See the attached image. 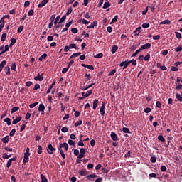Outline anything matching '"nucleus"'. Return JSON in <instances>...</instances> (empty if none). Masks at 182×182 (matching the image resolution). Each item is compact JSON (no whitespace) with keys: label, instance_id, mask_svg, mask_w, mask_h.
Listing matches in <instances>:
<instances>
[{"label":"nucleus","instance_id":"nucleus-27","mask_svg":"<svg viewBox=\"0 0 182 182\" xmlns=\"http://www.w3.org/2000/svg\"><path fill=\"white\" fill-rule=\"evenodd\" d=\"M69 48L70 49H79V48H77V46H76V44L75 43L70 44Z\"/></svg>","mask_w":182,"mask_h":182},{"label":"nucleus","instance_id":"nucleus-31","mask_svg":"<svg viewBox=\"0 0 182 182\" xmlns=\"http://www.w3.org/2000/svg\"><path fill=\"white\" fill-rule=\"evenodd\" d=\"M140 52H141V50H140V48L139 50H137L135 53H134L132 55V58H134V56H137V55H139V53H140Z\"/></svg>","mask_w":182,"mask_h":182},{"label":"nucleus","instance_id":"nucleus-14","mask_svg":"<svg viewBox=\"0 0 182 182\" xmlns=\"http://www.w3.org/2000/svg\"><path fill=\"white\" fill-rule=\"evenodd\" d=\"M98 178V175H96V173H92V175H88L87 176H86V178H87L90 181H91L92 178Z\"/></svg>","mask_w":182,"mask_h":182},{"label":"nucleus","instance_id":"nucleus-20","mask_svg":"<svg viewBox=\"0 0 182 182\" xmlns=\"http://www.w3.org/2000/svg\"><path fill=\"white\" fill-rule=\"evenodd\" d=\"M112 5V4H110V2L107 1V2H105L104 4V6H103V9H106L107 8H110V6Z\"/></svg>","mask_w":182,"mask_h":182},{"label":"nucleus","instance_id":"nucleus-32","mask_svg":"<svg viewBox=\"0 0 182 182\" xmlns=\"http://www.w3.org/2000/svg\"><path fill=\"white\" fill-rule=\"evenodd\" d=\"M18 110H19V107H14L11 109V114L12 113H15V112H18Z\"/></svg>","mask_w":182,"mask_h":182},{"label":"nucleus","instance_id":"nucleus-37","mask_svg":"<svg viewBox=\"0 0 182 182\" xmlns=\"http://www.w3.org/2000/svg\"><path fill=\"white\" fill-rule=\"evenodd\" d=\"M12 156V154L8 155L7 154H4L2 157L5 159H9Z\"/></svg>","mask_w":182,"mask_h":182},{"label":"nucleus","instance_id":"nucleus-12","mask_svg":"<svg viewBox=\"0 0 182 182\" xmlns=\"http://www.w3.org/2000/svg\"><path fill=\"white\" fill-rule=\"evenodd\" d=\"M81 66H82V68H87V69H90V70H95V67H93V65L82 63Z\"/></svg>","mask_w":182,"mask_h":182},{"label":"nucleus","instance_id":"nucleus-33","mask_svg":"<svg viewBox=\"0 0 182 182\" xmlns=\"http://www.w3.org/2000/svg\"><path fill=\"white\" fill-rule=\"evenodd\" d=\"M9 141H10L9 137H4L1 139V141H3L4 143H8Z\"/></svg>","mask_w":182,"mask_h":182},{"label":"nucleus","instance_id":"nucleus-54","mask_svg":"<svg viewBox=\"0 0 182 182\" xmlns=\"http://www.w3.org/2000/svg\"><path fill=\"white\" fill-rule=\"evenodd\" d=\"M33 14H34L33 9H31V10H29V11L28 13V16H33Z\"/></svg>","mask_w":182,"mask_h":182},{"label":"nucleus","instance_id":"nucleus-8","mask_svg":"<svg viewBox=\"0 0 182 182\" xmlns=\"http://www.w3.org/2000/svg\"><path fill=\"white\" fill-rule=\"evenodd\" d=\"M38 112H42V114L45 113V105L43 104H40L38 108Z\"/></svg>","mask_w":182,"mask_h":182},{"label":"nucleus","instance_id":"nucleus-38","mask_svg":"<svg viewBox=\"0 0 182 182\" xmlns=\"http://www.w3.org/2000/svg\"><path fill=\"white\" fill-rule=\"evenodd\" d=\"M129 64L132 63V65H133V66H136V65H137V61H136V60L133 59L132 60H129Z\"/></svg>","mask_w":182,"mask_h":182},{"label":"nucleus","instance_id":"nucleus-43","mask_svg":"<svg viewBox=\"0 0 182 182\" xmlns=\"http://www.w3.org/2000/svg\"><path fill=\"white\" fill-rule=\"evenodd\" d=\"M116 73V69H113L112 71H110L108 74V76H113Z\"/></svg>","mask_w":182,"mask_h":182},{"label":"nucleus","instance_id":"nucleus-21","mask_svg":"<svg viewBox=\"0 0 182 182\" xmlns=\"http://www.w3.org/2000/svg\"><path fill=\"white\" fill-rule=\"evenodd\" d=\"M48 57V54L46 53H44L39 58H38V60L40 62H42V60H43V59L46 58Z\"/></svg>","mask_w":182,"mask_h":182},{"label":"nucleus","instance_id":"nucleus-56","mask_svg":"<svg viewBox=\"0 0 182 182\" xmlns=\"http://www.w3.org/2000/svg\"><path fill=\"white\" fill-rule=\"evenodd\" d=\"M175 51H176V52H181V51H182V46H180L177 47V48L175 49Z\"/></svg>","mask_w":182,"mask_h":182},{"label":"nucleus","instance_id":"nucleus-53","mask_svg":"<svg viewBox=\"0 0 182 182\" xmlns=\"http://www.w3.org/2000/svg\"><path fill=\"white\" fill-rule=\"evenodd\" d=\"M37 105H38V102H34V103H33V104H31V105H29V107H30V109H33V107H35L36 106H37Z\"/></svg>","mask_w":182,"mask_h":182},{"label":"nucleus","instance_id":"nucleus-64","mask_svg":"<svg viewBox=\"0 0 182 182\" xmlns=\"http://www.w3.org/2000/svg\"><path fill=\"white\" fill-rule=\"evenodd\" d=\"M126 158H130L131 157V151H129L127 154H125Z\"/></svg>","mask_w":182,"mask_h":182},{"label":"nucleus","instance_id":"nucleus-17","mask_svg":"<svg viewBox=\"0 0 182 182\" xmlns=\"http://www.w3.org/2000/svg\"><path fill=\"white\" fill-rule=\"evenodd\" d=\"M97 103H99V100H95L93 101V107H92V109L94 110H96L97 107Z\"/></svg>","mask_w":182,"mask_h":182},{"label":"nucleus","instance_id":"nucleus-59","mask_svg":"<svg viewBox=\"0 0 182 182\" xmlns=\"http://www.w3.org/2000/svg\"><path fill=\"white\" fill-rule=\"evenodd\" d=\"M38 89H41V85L39 84H36L33 90H38Z\"/></svg>","mask_w":182,"mask_h":182},{"label":"nucleus","instance_id":"nucleus-40","mask_svg":"<svg viewBox=\"0 0 182 182\" xmlns=\"http://www.w3.org/2000/svg\"><path fill=\"white\" fill-rule=\"evenodd\" d=\"M4 122H6V123H7L8 126H11V119L5 118Z\"/></svg>","mask_w":182,"mask_h":182},{"label":"nucleus","instance_id":"nucleus-44","mask_svg":"<svg viewBox=\"0 0 182 182\" xmlns=\"http://www.w3.org/2000/svg\"><path fill=\"white\" fill-rule=\"evenodd\" d=\"M59 19H60V16H58L56 18L54 21V25H58V22L59 21Z\"/></svg>","mask_w":182,"mask_h":182},{"label":"nucleus","instance_id":"nucleus-52","mask_svg":"<svg viewBox=\"0 0 182 182\" xmlns=\"http://www.w3.org/2000/svg\"><path fill=\"white\" fill-rule=\"evenodd\" d=\"M151 163H156V161H157V159H156V157H155V156H152V157H151Z\"/></svg>","mask_w":182,"mask_h":182},{"label":"nucleus","instance_id":"nucleus-13","mask_svg":"<svg viewBox=\"0 0 182 182\" xmlns=\"http://www.w3.org/2000/svg\"><path fill=\"white\" fill-rule=\"evenodd\" d=\"M48 2H49V0H43L41 4H38V8H43V6H45V5H46V4H48Z\"/></svg>","mask_w":182,"mask_h":182},{"label":"nucleus","instance_id":"nucleus-25","mask_svg":"<svg viewBox=\"0 0 182 182\" xmlns=\"http://www.w3.org/2000/svg\"><path fill=\"white\" fill-rule=\"evenodd\" d=\"M94 58H95L96 59H102V58H103V53H100L97 54L96 55H95Z\"/></svg>","mask_w":182,"mask_h":182},{"label":"nucleus","instance_id":"nucleus-42","mask_svg":"<svg viewBox=\"0 0 182 182\" xmlns=\"http://www.w3.org/2000/svg\"><path fill=\"white\" fill-rule=\"evenodd\" d=\"M82 55V53H75L72 55V58H77V56H80Z\"/></svg>","mask_w":182,"mask_h":182},{"label":"nucleus","instance_id":"nucleus-46","mask_svg":"<svg viewBox=\"0 0 182 182\" xmlns=\"http://www.w3.org/2000/svg\"><path fill=\"white\" fill-rule=\"evenodd\" d=\"M156 107H158V109H161V102H160V101H157L156 103Z\"/></svg>","mask_w":182,"mask_h":182},{"label":"nucleus","instance_id":"nucleus-10","mask_svg":"<svg viewBox=\"0 0 182 182\" xmlns=\"http://www.w3.org/2000/svg\"><path fill=\"white\" fill-rule=\"evenodd\" d=\"M43 73L41 74H38V75L36 77H34L35 80H39V82H42V80H43Z\"/></svg>","mask_w":182,"mask_h":182},{"label":"nucleus","instance_id":"nucleus-30","mask_svg":"<svg viewBox=\"0 0 182 182\" xmlns=\"http://www.w3.org/2000/svg\"><path fill=\"white\" fill-rule=\"evenodd\" d=\"M122 132H124V133H129V134H132L129 128H127V127H123Z\"/></svg>","mask_w":182,"mask_h":182},{"label":"nucleus","instance_id":"nucleus-36","mask_svg":"<svg viewBox=\"0 0 182 182\" xmlns=\"http://www.w3.org/2000/svg\"><path fill=\"white\" fill-rule=\"evenodd\" d=\"M72 23H73V20H71L68 23H67L65 24V28H67V29H69V27L70 26V25H72Z\"/></svg>","mask_w":182,"mask_h":182},{"label":"nucleus","instance_id":"nucleus-29","mask_svg":"<svg viewBox=\"0 0 182 182\" xmlns=\"http://www.w3.org/2000/svg\"><path fill=\"white\" fill-rule=\"evenodd\" d=\"M171 21L169 20H165L160 23V25H170Z\"/></svg>","mask_w":182,"mask_h":182},{"label":"nucleus","instance_id":"nucleus-19","mask_svg":"<svg viewBox=\"0 0 182 182\" xmlns=\"http://www.w3.org/2000/svg\"><path fill=\"white\" fill-rule=\"evenodd\" d=\"M8 50H9V46L6 45V46H5V49L3 50L0 53V55H4V53H5L6 52H8Z\"/></svg>","mask_w":182,"mask_h":182},{"label":"nucleus","instance_id":"nucleus-55","mask_svg":"<svg viewBox=\"0 0 182 182\" xmlns=\"http://www.w3.org/2000/svg\"><path fill=\"white\" fill-rule=\"evenodd\" d=\"M175 33L178 39H181V33H180L179 32H175Z\"/></svg>","mask_w":182,"mask_h":182},{"label":"nucleus","instance_id":"nucleus-63","mask_svg":"<svg viewBox=\"0 0 182 182\" xmlns=\"http://www.w3.org/2000/svg\"><path fill=\"white\" fill-rule=\"evenodd\" d=\"M68 70H69V67L68 66V68H64L62 70V73L65 74V73H66V72H68Z\"/></svg>","mask_w":182,"mask_h":182},{"label":"nucleus","instance_id":"nucleus-18","mask_svg":"<svg viewBox=\"0 0 182 182\" xmlns=\"http://www.w3.org/2000/svg\"><path fill=\"white\" fill-rule=\"evenodd\" d=\"M5 65H6V60H3L0 63V72H2V69H4V67L5 66Z\"/></svg>","mask_w":182,"mask_h":182},{"label":"nucleus","instance_id":"nucleus-24","mask_svg":"<svg viewBox=\"0 0 182 182\" xmlns=\"http://www.w3.org/2000/svg\"><path fill=\"white\" fill-rule=\"evenodd\" d=\"M15 43H16V39L15 38H11V43L9 45L10 48H12V46H14V45H15Z\"/></svg>","mask_w":182,"mask_h":182},{"label":"nucleus","instance_id":"nucleus-60","mask_svg":"<svg viewBox=\"0 0 182 182\" xmlns=\"http://www.w3.org/2000/svg\"><path fill=\"white\" fill-rule=\"evenodd\" d=\"M11 68V70H16V64L15 63H12Z\"/></svg>","mask_w":182,"mask_h":182},{"label":"nucleus","instance_id":"nucleus-6","mask_svg":"<svg viewBox=\"0 0 182 182\" xmlns=\"http://www.w3.org/2000/svg\"><path fill=\"white\" fill-rule=\"evenodd\" d=\"M17 159V156H15L12 159H10L8 161H7V164H6V167L7 168H10L13 161H16Z\"/></svg>","mask_w":182,"mask_h":182},{"label":"nucleus","instance_id":"nucleus-2","mask_svg":"<svg viewBox=\"0 0 182 182\" xmlns=\"http://www.w3.org/2000/svg\"><path fill=\"white\" fill-rule=\"evenodd\" d=\"M129 65H130V62H129V60H127L119 64V66H120V68H122L123 70H124V69H126V68H127V66H129Z\"/></svg>","mask_w":182,"mask_h":182},{"label":"nucleus","instance_id":"nucleus-9","mask_svg":"<svg viewBox=\"0 0 182 182\" xmlns=\"http://www.w3.org/2000/svg\"><path fill=\"white\" fill-rule=\"evenodd\" d=\"M140 32H141V27L139 26L134 31V36H139L140 35Z\"/></svg>","mask_w":182,"mask_h":182},{"label":"nucleus","instance_id":"nucleus-23","mask_svg":"<svg viewBox=\"0 0 182 182\" xmlns=\"http://www.w3.org/2000/svg\"><path fill=\"white\" fill-rule=\"evenodd\" d=\"M60 147L65 148L66 151L68 150V145L67 143L60 144Z\"/></svg>","mask_w":182,"mask_h":182},{"label":"nucleus","instance_id":"nucleus-35","mask_svg":"<svg viewBox=\"0 0 182 182\" xmlns=\"http://www.w3.org/2000/svg\"><path fill=\"white\" fill-rule=\"evenodd\" d=\"M82 123H83V121L82 120L77 121L75 123L74 126H75V127H78V126H80Z\"/></svg>","mask_w":182,"mask_h":182},{"label":"nucleus","instance_id":"nucleus-28","mask_svg":"<svg viewBox=\"0 0 182 182\" xmlns=\"http://www.w3.org/2000/svg\"><path fill=\"white\" fill-rule=\"evenodd\" d=\"M92 93H93V90H90L89 91H87L85 95H84V97H89V96H90V95H92Z\"/></svg>","mask_w":182,"mask_h":182},{"label":"nucleus","instance_id":"nucleus-45","mask_svg":"<svg viewBox=\"0 0 182 182\" xmlns=\"http://www.w3.org/2000/svg\"><path fill=\"white\" fill-rule=\"evenodd\" d=\"M176 97L177 100H179V102H182V97H181V95L180 94H176Z\"/></svg>","mask_w":182,"mask_h":182},{"label":"nucleus","instance_id":"nucleus-61","mask_svg":"<svg viewBox=\"0 0 182 182\" xmlns=\"http://www.w3.org/2000/svg\"><path fill=\"white\" fill-rule=\"evenodd\" d=\"M15 132H16V130L15 129H13L10 133H9V136H12L15 134Z\"/></svg>","mask_w":182,"mask_h":182},{"label":"nucleus","instance_id":"nucleus-11","mask_svg":"<svg viewBox=\"0 0 182 182\" xmlns=\"http://www.w3.org/2000/svg\"><path fill=\"white\" fill-rule=\"evenodd\" d=\"M29 156H30V154H24L23 159V163H27L29 161Z\"/></svg>","mask_w":182,"mask_h":182},{"label":"nucleus","instance_id":"nucleus-62","mask_svg":"<svg viewBox=\"0 0 182 182\" xmlns=\"http://www.w3.org/2000/svg\"><path fill=\"white\" fill-rule=\"evenodd\" d=\"M68 142L70 145H73L75 147H76V146L75 145V141H73V140L69 139Z\"/></svg>","mask_w":182,"mask_h":182},{"label":"nucleus","instance_id":"nucleus-58","mask_svg":"<svg viewBox=\"0 0 182 182\" xmlns=\"http://www.w3.org/2000/svg\"><path fill=\"white\" fill-rule=\"evenodd\" d=\"M144 60L146 62L150 60V54H147L145 57H144Z\"/></svg>","mask_w":182,"mask_h":182},{"label":"nucleus","instance_id":"nucleus-22","mask_svg":"<svg viewBox=\"0 0 182 182\" xmlns=\"http://www.w3.org/2000/svg\"><path fill=\"white\" fill-rule=\"evenodd\" d=\"M5 70H6V75L9 76V75H11V68H9V66L5 67Z\"/></svg>","mask_w":182,"mask_h":182},{"label":"nucleus","instance_id":"nucleus-15","mask_svg":"<svg viewBox=\"0 0 182 182\" xmlns=\"http://www.w3.org/2000/svg\"><path fill=\"white\" fill-rule=\"evenodd\" d=\"M21 120H22V117H17L16 119H14L12 122V124H17V123H19Z\"/></svg>","mask_w":182,"mask_h":182},{"label":"nucleus","instance_id":"nucleus-47","mask_svg":"<svg viewBox=\"0 0 182 182\" xmlns=\"http://www.w3.org/2000/svg\"><path fill=\"white\" fill-rule=\"evenodd\" d=\"M171 70H172V72H178V67L172 66V67L171 68Z\"/></svg>","mask_w":182,"mask_h":182},{"label":"nucleus","instance_id":"nucleus-4","mask_svg":"<svg viewBox=\"0 0 182 182\" xmlns=\"http://www.w3.org/2000/svg\"><path fill=\"white\" fill-rule=\"evenodd\" d=\"M55 150H56V149L54 148L52 144H49L47 148L48 153L50 154H53V151Z\"/></svg>","mask_w":182,"mask_h":182},{"label":"nucleus","instance_id":"nucleus-7","mask_svg":"<svg viewBox=\"0 0 182 182\" xmlns=\"http://www.w3.org/2000/svg\"><path fill=\"white\" fill-rule=\"evenodd\" d=\"M78 173L80 174V176H81L82 177H85L87 176V171L85 170V169H82L81 171H79Z\"/></svg>","mask_w":182,"mask_h":182},{"label":"nucleus","instance_id":"nucleus-39","mask_svg":"<svg viewBox=\"0 0 182 182\" xmlns=\"http://www.w3.org/2000/svg\"><path fill=\"white\" fill-rule=\"evenodd\" d=\"M6 39V33H4L1 36V42H5Z\"/></svg>","mask_w":182,"mask_h":182},{"label":"nucleus","instance_id":"nucleus-51","mask_svg":"<svg viewBox=\"0 0 182 182\" xmlns=\"http://www.w3.org/2000/svg\"><path fill=\"white\" fill-rule=\"evenodd\" d=\"M66 19V15H64L60 20L58 23H62V22H65V20Z\"/></svg>","mask_w":182,"mask_h":182},{"label":"nucleus","instance_id":"nucleus-48","mask_svg":"<svg viewBox=\"0 0 182 182\" xmlns=\"http://www.w3.org/2000/svg\"><path fill=\"white\" fill-rule=\"evenodd\" d=\"M72 7H69L68 9V11H67V12H66V15L68 16V15H70V14H72Z\"/></svg>","mask_w":182,"mask_h":182},{"label":"nucleus","instance_id":"nucleus-16","mask_svg":"<svg viewBox=\"0 0 182 182\" xmlns=\"http://www.w3.org/2000/svg\"><path fill=\"white\" fill-rule=\"evenodd\" d=\"M117 49H119V47H117V46H113L111 50L112 53H116V52H117Z\"/></svg>","mask_w":182,"mask_h":182},{"label":"nucleus","instance_id":"nucleus-3","mask_svg":"<svg viewBox=\"0 0 182 182\" xmlns=\"http://www.w3.org/2000/svg\"><path fill=\"white\" fill-rule=\"evenodd\" d=\"M6 16H4L1 20H0V32H2V29H4V27L5 26V17Z\"/></svg>","mask_w":182,"mask_h":182},{"label":"nucleus","instance_id":"nucleus-5","mask_svg":"<svg viewBox=\"0 0 182 182\" xmlns=\"http://www.w3.org/2000/svg\"><path fill=\"white\" fill-rule=\"evenodd\" d=\"M151 48V44L150 43H147L146 44H144V46H141L140 47V50H144V49H150Z\"/></svg>","mask_w":182,"mask_h":182},{"label":"nucleus","instance_id":"nucleus-49","mask_svg":"<svg viewBox=\"0 0 182 182\" xmlns=\"http://www.w3.org/2000/svg\"><path fill=\"white\" fill-rule=\"evenodd\" d=\"M23 31V26H20L19 28L17 30L18 33H21Z\"/></svg>","mask_w":182,"mask_h":182},{"label":"nucleus","instance_id":"nucleus-26","mask_svg":"<svg viewBox=\"0 0 182 182\" xmlns=\"http://www.w3.org/2000/svg\"><path fill=\"white\" fill-rule=\"evenodd\" d=\"M40 178H41V182H48L47 178H46V176H43V173L40 175Z\"/></svg>","mask_w":182,"mask_h":182},{"label":"nucleus","instance_id":"nucleus-41","mask_svg":"<svg viewBox=\"0 0 182 182\" xmlns=\"http://www.w3.org/2000/svg\"><path fill=\"white\" fill-rule=\"evenodd\" d=\"M142 28H144V29L147 28H150V23H143L142 24Z\"/></svg>","mask_w":182,"mask_h":182},{"label":"nucleus","instance_id":"nucleus-1","mask_svg":"<svg viewBox=\"0 0 182 182\" xmlns=\"http://www.w3.org/2000/svg\"><path fill=\"white\" fill-rule=\"evenodd\" d=\"M105 109H106V102H104L102 103V106L100 108V113L101 116H105Z\"/></svg>","mask_w":182,"mask_h":182},{"label":"nucleus","instance_id":"nucleus-50","mask_svg":"<svg viewBox=\"0 0 182 182\" xmlns=\"http://www.w3.org/2000/svg\"><path fill=\"white\" fill-rule=\"evenodd\" d=\"M71 32L73 33H77V32H79V30H77V28H71Z\"/></svg>","mask_w":182,"mask_h":182},{"label":"nucleus","instance_id":"nucleus-34","mask_svg":"<svg viewBox=\"0 0 182 182\" xmlns=\"http://www.w3.org/2000/svg\"><path fill=\"white\" fill-rule=\"evenodd\" d=\"M119 18V16L116 15L114 18L112 20V22L110 23V24L112 25V23H114V22H117V19Z\"/></svg>","mask_w":182,"mask_h":182},{"label":"nucleus","instance_id":"nucleus-57","mask_svg":"<svg viewBox=\"0 0 182 182\" xmlns=\"http://www.w3.org/2000/svg\"><path fill=\"white\" fill-rule=\"evenodd\" d=\"M37 148H38V154H41L42 149H43L42 146L41 145H38V146H37Z\"/></svg>","mask_w":182,"mask_h":182}]
</instances>
